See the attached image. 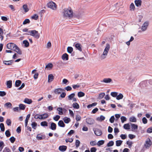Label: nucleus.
I'll return each instance as SVG.
<instances>
[{
  "label": "nucleus",
  "instance_id": "nucleus-1",
  "mask_svg": "<svg viewBox=\"0 0 152 152\" xmlns=\"http://www.w3.org/2000/svg\"><path fill=\"white\" fill-rule=\"evenodd\" d=\"M7 49L15 51L18 54H22V51L14 43L10 42L7 43L6 45Z\"/></svg>",
  "mask_w": 152,
  "mask_h": 152
},
{
  "label": "nucleus",
  "instance_id": "nucleus-2",
  "mask_svg": "<svg viewBox=\"0 0 152 152\" xmlns=\"http://www.w3.org/2000/svg\"><path fill=\"white\" fill-rule=\"evenodd\" d=\"M64 16L69 18H72L73 16V11L71 8L69 9H65L64 13Z\"/></svg>",
  "mask_w": 152,
  "mask_h": 152
},
{
  "label": "nucleus",
  "instance_id": "nucleus-3",
  "mask_svg": "<svg viewBox=\"0 0 152 152\" xmlns=\"http://www.w3.org/2000/svg\"><path fill=\"white\" fill-rule=\"evenodd\" d=\"M25 34L31 36L37 39H38L40 36L38 31L35 30L29 31L28 33H25Z\"/></svg>",
  "mask_w": 152,
  "mask_h": 152
},
{
  "label": "nucleus",
  "instance_id": "nucleus-4",
  "mask_svg": "<svg viewBox=\"0 0 152 152\" xmlns=\"http://www.w3.org/2000/svg\"><path fill=\"white\" fill-rule=\"evenodd\" d=\"M110 48V45L109 44H107L106 47L104 49L103 54L100 57L101 59H104L106 57Z\"/></svg>",
  "mask_w": 152,
  "mask_h": 152
},
{
  "label": "nucleus",
  "instance_id": "nucleus-5",
  "mask_svg": "<svg viewBox=\"0 0 152 152\" xmlns=\"http://www.w3.org/2000/svg\"><path fill=\"white\" fill-rule=\"evenodd\" d=\"M152 145V141L149 138H148L146 139L144 145V148L145 149H148Z\"/></svg>",
  "mask_w": 152,
  "mask_h": 152
},
{
  "label": "nucleus",
  "instance_id": "nucleus-6",
  "mask_svg": "<svg viewBox=\"0 0 152 152\" xmlns=\"http://www.w3.org/2000/svg\"><path fill=\"white\" fill-rule=\"evenodd\" d=\"M48 7L53 10H56V5L54 2L50 1L47 4Z\"/></svg>",
  "mask_w": 152,
  "mask_h": 152
},
{
  "label": "nucleus",
  "instance_id": "nucleus-7",
  "mask_svg": "<svg viewBox=\"0 0 152 152\" xmlns=\"http://www.w3.org/2000/svg\"><path fill=\"white\" fill-rule=\"evenodd\" d=\"M86 121L88 124L91 125L94 123L95 121L92 118H88L86 119Z\"/></svg>",
  "mask_w": 152,
  "mask_h": 152
},
{
  "label": "nucleus",
  "instance_id": "nucleus-8",
  "mask_svg": "<svg viewBox=\"0 0 152 152\" xmlns=\"http://www.w3.org/2000/svg\"><path fill=\"white\" fill-rule=\"evenodd\" d=\"M149 25L148 22L146 21L143 24L142 26L141 27V30L142 31H145Z\"/></svg>",
  "mask_w": 152,
  "mask_h": 152
},
{
  "label": "nucleus",
  "instance_id": "nucleus-9",
  "mask_svg": "<svg viewBox=\"0 0 152 152\" xmlns=\"http://www.w3.org/2000/svg\"><path fill=\"white\" fill-rule=\"evenodd\" d=\"M64 91V90L63 89L61 88H58L54 90V92L55 94H61V93Z\"/></svg>",
  "mask_w": 152,
  "mask_h": 152
},
{
  "label": "nucleus",
  "instance_id": "nucleus-10",
  "mask_svg": "<svg viewBox=\"0 0 152 152\" xmlns=\"http://www.w3.org/2000/svg\"><path fill=\"white\" fill-rule=\"evenodd\" d=\"M95 134L98 136H100L102 134V131L99 129H96L95 130H94Z\"/></svg>",
  "mask_w": 152,
  "mask_h": 152
},
{
  "label": "nucleus",
  "instance_id": "nucleus-11",
  "mask_svg": "<svg viewBox=\"0 0 152 152\" xmlns=\"http://www.w3.org/2000/svg\"><path fill=\"white\" fill-rule=\"evenodd\" d=\"M142 2L141 0H135L134 1L135 5L137 7H140L141 5Z\"/></svg>",
  "mask_w": 152,
  "mask_h": 152
},
{
  "label": "nucleus",
  "instance_id": "nucleus-12",
  "mask_svg": "<svg viewBox=\"0 0 152 152\" xmlns=\"http://www.w3.org/2000/svg\"><path fill=\"white\" fill-rule=\"evenodd\" d=\"M50 128L52 130H55L56 128V124L53 122L51 123Z\"/></svg>",
  "mask_w": 152,
  "mask_h": 152
},
{
  "label": "nucleus",
  "instance_id": "nucleus-13",
  "mask_svg": "<svg viewBox=\"0 0 152 152\" xmlns=\"http://www.w3.org/2000/svg\"><path fill=\"white\" fill-rule=\"evenodd\" d=\"M61 58L63 60H68L69 59L68 55L67 53H65L62 55Z\"/></svg>",
  "mask_w": 152,
  "mask_h": 152
},
{
  "label": "nucleus",
  "instance_id": "nucleus-14",
  "mask_svg": "<svg viewBox=\"0 0 152 152\" xmlns=\"http://www.w3.org/2000/svg\"><path fill=\"white\" fill-rule=\"evenodd\" d=\"M66 149L67 146L65 145L60 146L59 147V150L62 152L65 151Z\"/></svg>",
  "mask_w": 152,
  "mask_h": 152
},
{
  "label": "nucleus",
  "instance_id": "nucleus-15",
  "mask_svg": "<svg viewBox=\"0 0 152 152\" xmlns=\"http://www.w3.org/2000/svg\"><path fill=\"white\" fill-rule=\"evenodd\" d=\"M48 82L49 83L51 82L52 81L54 78V77L53 75L52 74H50L48 75Z\"/></svg>",
  "mask_w": 152,
  "mask_h": 152
},
{
  "label": "nucleus",
  "instance_id": "nucleus-16",
  "mask_svg": "<svg viewBox=\"0 0 152 152\" xmlns=\"http://www.w3.org/2000/svg\"><path fill=\"white\" fill-rule=\"evenodd\" d=\"M24 102L27 104H30L32 103V101L31 99H28L27 98H26L25 99Z\"/></svg>",
  "mask_w": 152,
  "mask_h": 152
},
{
  "label": "nucleus",
  "instance_id": "nucleus-17",
  "mask_svg": "<svg viewBox=\"0 0 152 152\" xmlns=\"http://www.w3.org/2000/svg\"><path fill=\"white\" fill-rule=\"evenodd\" d=\"M81 46V45L78 43L76 44L75 45L76 48L80 52L82 51Z\"/></svg>",
  "mask_w": 152,
  "mask_h": 152
},
{
  "label": "nucleus",
  "instance_id": "nucleus-18",
  "mask_svg": "<svg viewBox=\"0 0 152 152\" xmlns=\"http://www.w3.org/2000/svg\"><path fill=\"white\" fill-rule=\"evenodd\" d=\"M30 114H28L26 116V118L25 119V126L26 127L27 126V124H28V120L29 119L30 116Z\"/></svg>",
  "mask_w": 152,
  "mask_h": 152
},
{
  "label": "nucleus",
  "instance_id": "nucleus-19",
  "mask_svg": "<svg viewBox=\"0 0 152 152\" xmlns=\"http://www.w3.org/2000/svg\"><path fill=\"white\" fill-rule=\"evenodd\" d=\"M132 126V131H134L136 130H137L138 129V126L137 125L134 124H131Z\"/></svg>",
  "mask_w": 152,
  "mask_h": 152
},
{
  "label": "nucleus",
  "instance_id": "nucleus-20",
  "mask_svg": "<svg viewBox=\"0 0 152 152\" xmlns=\"http://www.w3.org/2000/svg\"><path fill=\"white\" fill-rule=\"evenodd\" d=\"M63 120L64 122L66 124H68L71 121L70 119L66 117H64L63 119Z\"/></svg>",
  "mask_w": 152,
  "mask_h": 152
},
{
  "label": "nucleus",
  "instance_id": "nucleus-21",
  "mask_svg": "<svg viewBox=\"0 0 152 152\" xmlns=\"http://www.w3.org/2000/svg\"><path fill=\"white\" fill-rule=\"evenodd\" d=\"M58 125L59 126L62 127H64L65 126V124L62 120H60L58 121Z\"/></svg>",
  "mask_w": 152,
  "mask_h": 152
},
{
  "label": "nucleus",
  "instance_id": "nucleus-22",
  "mask_svg": "<svg viewBox=\"0 0 152 152\" xmlns=\"http://www.w3.org/2000/svg\"><path fill=\"white\" fill-rule=\"evenodd\" d=\"M7 87L8 88H11L12 86V81L10 80L7 82Z\"/></svg>",
  "mask_w": 152,
  "mask_h": 152
},
{
  "label": "nucleus",
  "instance_id": "nucleus-23",
  "mask_svg": "<svg viewBox=\"0 0 152 152\" xmlns=\"http://www.w3.org/2000/svg\"><path fill=\"white\" fill-rule=\"evenodd\" d=\"M112 80L111 78H104L102 81H101L102 82H104L105 83H109L112 81Z\"/></svg>",
  "mask_w": 152,
  "mask_h": 152
},
{
  "label": "nucleus",
  "instance_id": "nucleus-24",
  "mask_svg": "<svg viewBox=\"0 0 152 152\" xmlns=\"http://www.w3.org/2000/svg\"><path fill=\"white\" fill-rule=\"evenodd\" d=\"M45 136L40 134H38L37 136V139L38 140H42L44 139Z\"/></svg>",
  "mask_w": 152,
  "mask_h": 152
},
{
  "label": "nucleus",
  "instance_id": "nucleus-25",
  "mask_svg": "<svg viewBox=\"0 0 152 152\" xmlns=\"http://www.w3.org/2000/svg\"><path fill=\"white\" fill-rule=\"evenodd\" d=\"M19 109L20 110H25L26 108V105L23 104H20L19 105Z\"/></svg>",
  "mask_w": 152,
  "mask_h": 152
},
{
  "label": "nucleus",
  "instance_id": "nucleus-26",
  "mask_svg": "<svg viewBox=\"0 0 152 152\" xmlns=\"http://www.w3.org/2000/svg\"><path fill=\"white\" fill-rule=\"evenodd\" d=\"M75 96V94L74 93H72L68 96V100H71Z\"/></svg>",
  "mask_w": 152,
  "mask_h": 152
},
{
  "label": "nucleus",
  "instance_id": "nucleus-27",
  "mask_svg": "<svg viewBox=\"0 0 152 152\" xmlns=\"http://www.w3.org/2000/svg\"><path fill=\"white\" fill-rule=\"evenodd\" d=\"M72 106L74 108L78 109L79 108L80 106L79 104L76 102H75L73 104Z\"/></svg>",
  "mask_w": 152,
  "mask_h": 152
},
{
  "label": "nucleus",
  "instance_id": "nucleus-28",
  "mask_svg": "<svg viewBox=\"0 0 152 152\" xmlns=\"http://www.w3.org/2000/svg\"><path fill=\"white\" fill-rule=\"evenodd\" d=\"M3 29L0 28V38L1 40H3L4 39V36L3 35Z\"/></svg>",
  "mask_w": 152,
  "mask_h": 152
},
{
  "label": "nucleus",
  "instance_id": "nucleus-29",
  "mask_svg": "<svg viewBox=\"0 0 152 152\" xmlns=\"http://www.w3.org/2000/svg\"><path fill=\"white\" fill-rule=\"evenodd\" d=\"M3 63L5 65H10L12 64V60L9 61H3Z\"/></svg>",
  "mask_w": 152,
  "mask_h": 152
},
{
  "label": "nucleus",
  "instance_id": "nucleus-30",
  "mask_svg": "<svg viewBox=\"0 0 152 152\" xmlns=\"http://www.w3.org/2000/svg\"><path fill=\"white\" fill-rule=\"evenodd\" d=\"M21 83V81L20 80H17L15 81V86L16 87H19Z\"/></svg>",
  "mask_w": 152,
  "mask_h": 152
},
{
  "label": "nucleus",
  "instance_id": "nucleus-31",
  "mask_svg": "<svg viewBox=\"0 0 152 152\" xmlns=\"http://www.w3.org/2000/svg\"><path fill=\"white\" fill-rule=\"evenodd\" d=\"M130 121L132 122H135L137 121L136 118L134 116H132L130 117L129 118Z\"/></svg>",
  "mask_w": 152,
  "mask_h": 152
},
{
  "label": "nucleus",
  "instance_id": "nucleus-32",
  "mask_svg": "<svg viewBox=\"0 0 152 152\" xmlns=\"http://www.w3.org/2000/svg\"><path fill=\"white\" fill-rule=\"evenodd\" d=\"M85 93L82 91L79 92L77 94V96L79 97H83L85 96Z\"/></svg>",
  "mask_w": 152,
  "mask_h": 152
},
{
  "label": "nucleus",
  "instance_id": "nucleus-33",
  "mask_svg": "<svg viewBox=\"0 0 152 152\" xmlns=\"http://www.w3.org/2000/svg\"><path fill=\"white\" fill-rule=\"evenodd\" d=\"M104 142V141L103 140H101L98 141L97 143V144L98 146H99L101 145H103Z\"/></svg>",
  "mask_w": 152,
  "mask_h": 152
},
{
  "label": "nucleus",
  "instance_id": "nucleus-34",
  "mask_svg": "<svg viewBox=\"0 0 152 152\" xmlns=\"http://www.w3.org/2000/svg\"><path fill=\"white\" fill-rule=\"evenodd\" d=\"M4 146V144L3 141H0V151H1Z\"/></svg>",
  "mask_w": 152,
  "mask_h": 152
},
{
  "label": "nucleus",
  "instance_id": "nucleus-35",
  "mask_svg": "<svg viewBox=\"0 0 152 152\" xmlns=\"http://www.w3.org/2000/svg\"><path fill=\"white\" fill-rule=\"evenodd\" d=\"M40 125L43 126H48V123L46 121H42Z\"/></svg>",
  "mask_w": 152,
  "mask_h": 152
},
{
  "label": "nucleus",
  "instance_id": "nucleus-36",
  "mask_svg": "<svg viewBox=\"0 0 152 152\" xmlns=\"http://www.w3.org/2000/svg\"><path fill=\"white\" fill-rule=\"evenodd\" d=\"M57 110L58 111V114L60 115H62L63 114V112L62 111V108L61 107H58L57 109Z\"/></svg>",
  "mask_w": 152,
  "mask_h": 152
},
{
  "label": "nucleus",
  "instance_id": "nucleus-37",
  "mask_svg": "<svg viewBox=\"0 0 152 152\" xmlns=\"http://www.w3.org/2000/svg\"><path fill=\"white\" fill-rule=\"evenodd\" d=\"M73 51V48L71 47H68L67 48V52L70 53H71Z\"/></svg>",
  "mask_w": 152,
  "mask_h": 152
},
{
  "label": "nucleus",
  "instance_id": "nucleus-38",
  "mask_svg": "<svg viewBox=\"0 0 152 152\" xmlns=\"http://www.w3.org/2000/svg\"><path fill=\"white\" fill-rule=\"evenodd\" d=\"M130 10H134L135 9V7L134 4L133 3H132L130 6Z\"/></svg>",
  "mask_w": 152,
  "mask_h": 152
},
{
  "label": "nucleus",
  "instance_id": "nucleus-39",
  "mask_svg": "<svg viewBox=\"0 0 152 152\" xmlns=\"http://www.w3.org/2000/svg\"><path fill=\"white\" fill-rule=\"evenodd\" d=\"M122 143V141L121 140H118L116 141V145L117 146H119L121 145Z\"/></svg>",
  "mask_w": 152,
  "mask_h": 152
},
{
  "label": "nucleus",
  "instance_id": "nucleus-40",
  "mask_svg": "<svg viewBox=\"0 0 152 152\" xmlns=\"http://www.w3.org/2000/svg\"><path fill=\"white\" fill-rule=\"evenodd\" d=\"M23 43L24 44L25 46L26 47H28L29 46V43L26 40H23Z\"/></svg>",
  "mask_w": 152,
  "mask_h": 152
},
{
  "label": "nucleus",
  "instance_id": "nucleus-41",
  "mask_svg": "<svg viewBox=\"0 0 152 152\" xmlns=\"http://www.w3.org/2000/svg\"><path fill=\"white\" fill-rule=\"evenodd\" d=\"M23 8L25 12H27L28 11V6L26 4H24L23 6Z\"/></svg>",
  "mask_w": 152,
  "mask_h": 152
},
{
  "label": "nucleus",
  "instance_id": "nucleus-42",
  "mask_svg": "<svg viewBox=\"0 0 152 152\" xmlns=\"http://www.w3.org/2000/svg\"><path fill=\"white\" fill-rule=\"evenodd\" d=\"M34 118L36 119H42L43 118L42 117V115L36 114L34 116Z\"/></svg>",
  "mask_w": 152,
  "mask_h": 152
},
{
  "label": "nucleus",
  "instance_id": "nucleus-43",
  "mask_svg": "<svg viewBox=\"0 0 152 152\" xmlns=\"http://www.w3.org/2000/svg\"><path fill=\"white\" fill-rule=\"evenodd\" d=\"M123 96L121 94H119L117 95L116 96V99L118 100H120L123 98Z\"/></svg>",
  "mask_w": 152,
  "mask_h": 152
},
{
  "label": "nucleus",
  "instance_id": "nucleus-44",
  "mask_svg": "<svg viewBox=\"0 0 152 152\" xmlns=\"http://www.w3.org/2000/svg\"><path fill=\"white\" fill-rule=\"evenodd\" d=\"M124 128L126 129H130V125L129 124H125L124 125Z\"/></svg>",
  "mask_w": 152,
  "mask_h": 152
},
{
  "label": "nucleus",
  "instance_id": "nucleus-45",
  "mask_svg": "<svg viewBox=\"0 0 152 152\" xmlns=\"http://www.w3.org/2000/svg\"><path fill=\"white\" fill-rule=\"evenodd\" d=\"M42 117L43 118V119H45L48 117V113H44L42 115Z\"/></svg>",
  "mask_w": 152,
  "mask_h": 152
},
{
  "label": "nucleus",
  "instance_id": "nucleus-46",
  "mask_svg": "<svg viewBox=\"0 0 152 152\" xmlns=\"http://www.w3.org/2000/svg\"><path fill=\"white\" fill-rule=\"evenodd\" d=\"M31 125L32 128L35 129L37 126V124L35 122H34L32 123Z\"/></svg>",
  "mask_w": 152,
  "mask_h": 152
},
{
  "label": "nucleus",
  "instance_id": "nucleus-47",
  "mask_svg": "<svg viewBox=\"0 0 152 152\" xmlns=\"http://www.w3.org/2000/svg\"><path fill=\"white\" fill-rule=\"evenodd\" d=\"M96 104H97L96 103V102L93 103L91 104H89L87 106V107L88 108H90L91 107H92L93 106H94L96 105Z\"/></svg>",
  "mask_w": 152,
  "mask_h": 152
},
{
  "label": "nucleus",
  "instance_id": "nucleus-48",
  "mask_svg": "<svg viewBox=\"0 0 152 152\" xmlns=\"http://www.w3.org/2000/svg\"><path fill=\"white\" fill-rule=\"evenodd\" d=\"M0 128L2 131L4 132L5 130V128L4 124L3 123H1L0 124Z\"/></svg>",
  "mask_w": 152,
  "mask_h": 152
},
{
  "label": "nucleus",
  "instance_id": "nucleus-49",
  "mask_svg": "<svg viewBox=\"0 0 152 152\" xmlns=\"http://www.w3.org/2000/svg\"><path fill=\"white\" fill-rule=\"evenodd\" d=\"M60 118V116L59 115H57L55 117H54L53 118L54 120L56 121H57L59 120Z\"/></svg>",
  "mask_w": 152,
  "mask_h": 152
},
{
  "label": "nucleus",
  "instance_id": "nucleus-50",
  "mask_svg": "<svg viewBox=\"0 0 152 152\" xmlns=\"http://www.w3.org/2000/svg\"><path fill=\"white\" fill-rule=\"evenodd\" d=\"M114 145V142L113 141H110L107 144V147L111 146Z\"/></svg>",
  "mask_w": 152,
  "mask_h": 152
},
{
  "label": "nucleus",
  "instance_id": "nucleus-51",
  "mask_svg": "<svg viewBox=\"0 0 152 152\" xmlns=\"http://www.w3.org/2000/svg\"><path fill=\"white\" fill-rule=\"evenodd\" d=\"M113 97H116L118 95V93L116 92H112L110 94Z\"/></svg>",
  "mask_w": 152,
  "mask_h": 152
},
{
  "label": "nucleus",
  "instance_id": "nucleus-52",
  "mask_svg": "<svg viewBox=\"0 0 152 152\" xmlns=\"http://www.w3.org/2000/svg\"><path fill=\"white\" fill-rule=\"evenodd\" d=\"M38 18V16L37 14H35L33 15V16L31 17V18L35 20H37Z\"/></svg>",
  "mask_w": 152,
  "mask_h": 152
},
{
  "label": "nucleus",
  "instance_id": "nucleus-53",
  "mask_svg": "<svg viewBox=\"0 0 152 152\" xmlns=\"http://www.w3.org/2000/svg\"><path fill=\"white\" fill-rule=\"evenodd\" d=\"M6 123L8 126H11V121L10 119H7L6 121Z\"/></svg>",
  "mask_w": 152,
  "mask_h": 152
},
{
  "label": "nucleus",
  "instance_id": "nucleus-54",
  "mask_svg": "<svg viewBox=\"0 0 152 152\" xmlns=\"http://www.w3.org/2000/svg\"><path fill=\"white\" fill-rule=\"evenodd\" d=\"M73 141V138H69L66 139L65 140V141L66 142H72Z\"/></svg>",
  "mask_w": 152,
  "mask_h": 152
},
{
  "label": "nucleus",
  "instance_id": "nucleus-55",
  "mask_svg": "<svg viewBox=\"0 0 152 152\" xmlns=\"http://www.w3.org/2000/svg\"><path fill=\"white\" fill-rule=\"evenodd\" d=\"M4 106L10 108L11 107L12 104L10 102H7L5 104Z\"/></svg>",
  "mask_w": 152,
  "mask_h": 152
},
{
  "label": "nucleus",
  "instance_id": "nucleus-56",
  "mask_svg": "<svg viewBox=\"0 0 152 152\" xmlns=\"http://www.w3.org/2000/svg\"><path fill=\"white\" fill-rule=\"evenodd\" d=\"M30 22V21L29 19H26L23 22V24L24 25L26 24L27 23H29Z\"/></svg>",
  "mask_w": 152,
  "mask_h": 152
},
{
  "label": "nucleus",
  "instance_id": "nucleus-57",
  "mask_svg": "<svg viewBox=\"0 0 152 152\" xmlns=\"http://www.w3.org/2000/svg\"><path fill=\"white\" fill-rule=\"evenodd\" d=\"M80 142L78 140H76L75 141V145L77 148H78L80 145Z\"/></svg>",
  "mask_w": 152,
  "mask_h": 152
},
{
  "label": "nucleus",
  "instance_id": "nucleus-58",
  "mask_svg": "<svg viewBox=\"0 0 152 152\" xmlns=\"http://www.w3.org/2000/svg\"><path fill=\"white\" fill-rule=\"evenodd\" d=\"M105 95L104 93H102L100 94L99 95V99H102Z\"/></svg>",
  "mask_w": 152,
  "mask_h": 152
},
{
  "label": "nucleus",
  "instance_id": "nucleus-59",
  "mask_svg": "<svg viewBox=\"0 0 152 152\" xmlns=\"http://www.w3.org/2000/svg\"><path fill=\"white\" fill-rule=\"evenodd\" d=\"M10 140L12 143H13L15 140V139L14 137H11L9 139Z\"/></svg>",
  "mask_w": 152,
  "mask_h": 152
},
{
  "label": "nucleus",
  "instance_id": "nucleus-60",
  "mask_svg": "<svg viewBox=\"0 0 152 152\" xmlns=\"http://www.w3.org/2000/svg\"><path fill=\"white\" fill-rule=\"evenodd\" d=\"M133 143L131 141H128L126 142V144L128 145L129 147L130 148L132 146Z\"/></svg>",
  "mask_w": 152,
  "mask_h": 152
},
{
  "label": "nucleus",
  "instance_id": "nucleus-61",
  "mask_svg": "<svg viewBox=\"0 0 152 152\" xmlns=\"http://www.w3.org/2000/svg\"><path fill=\"white\" fill-rule=\"evenodd\" d=\"M5 134L6 136L7 137H10L11 135L10 132V131L8 130L6 131Z\"/></svg>",
  "mask_w": 152,
  "mask_h": 152
},
{
  "label": "nucleus",
  "instance_id": "nucleus-62",
  "mask_svg": "<svg viewBox=\"0 0 152 152\" xmlns=\"http://www.w3.org/2000/svg\"><path fill=\"white\" fill-rule=\"evenodd\" d=\"M53 67V65L52 63H49L45 66V68H51Z\"/></svg>",
  "mask_w": 152,
  "mask_h": 152
},
{
  "label": "nucleus",
  "instance_id": "nucleus-63",
  "mask_svg": "<svg viewBox=\"0 0 152 152\" xmlns=\"http://www.w3.org/2000/svg\"><path fill=\"white\" fill-rule=\"evenodd\" d=\"M115 120V118L114 116H112L110 119V121L111 123H113L114 122Z\"/></svg>",
  "mask_w": 152,
  "mask_h": 152
},
{
  "label": "nucleus",
  "instance_id": "nucleus-64",
  "mask_svg": "<svg viewBox=\"0 0 152 152\" xmlns=\"http://www.w3.org/2000/svg\"><path fill=\"white\" fill-rule=\"evenodd\" d=\"M3 152H11V151L9 148H5L4 149Z\"/></svg>",
  "mask_w": 152,
  "mask_h": 152
}]
</instances>
